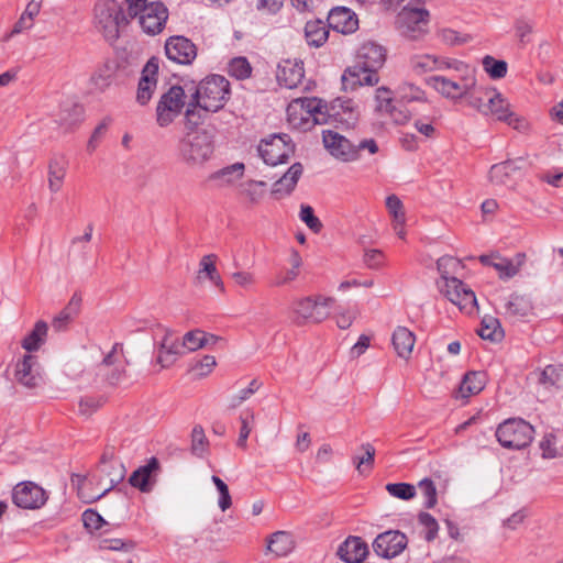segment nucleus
I'll list each match as a JSON object with an SVG mask.
<instances>
[{"instance_id":"1","label":"nucleus","mask_w":563,"mask_h":563,"mask_svg":"<svg viewBox=\"0 0 563 563\" xmlns=\"http://www.w3.org/2000/svg\"><path fill=\"white\" fill-rule=\"evenodd\" d=\"M210 76L187 89L189 98L185 109V128L189 133H209L211 126V109L209 84Z\"/></svg>"},{"instance_id":"2","label":"nucleus","mask_w":563,"mask_h":563,"mask_svg":"<svg viewBox=\"0 0 563 563\" xmlns=\"http://www.w3.org/2000/svg\"><path fill=\"white\" fill-rule=\"evenodd\" d=\"M93 11L96 27L102 32L104 38L109 42L118 40L120 27L132 20L128 12L114 0L98 1Z\"/></svg>"},{"instance_id":"3","label":"nucleus","mask_w":563,"mask_h":563,"mask_svg":"<svg viewBox=\"0 0 563 563\" xmlns=\"http://www.w3.org/2000/svg\"><path fill=\"white\" fill-rule=\"evenodd\" d=\"M464 68L454 69L460 73L459 79L445 76H431L427 84L446 99L456 101L464 98L476 82L475 69L463 62Z\"/></svg>"},{"instance_id":"4","label":"nucleus","mask_w":563,"mask_h":563,"mask_svg":"<svg viewBox=\"0 0 563 563\" xmlns=\"http://www.w3.org/2000/svg\"><path fill=\"white\" fill-rule=\"evenodd\" d=\"M332 297H303L297 299L291 305V320L296 325L307 323H320L330 316V306L333 303Z\"/></svg>"},{"instance_id":"5","label":"nucleus","mask_w":563,"mask_h":563,"mask_svg":"<svg viewBox=\"0 0 563 563\" xmlns=\"http://www.w3.org/2000/svg\"><path fill=\"white\" fill-rule=\"evenodd\" d=\"M533 434V427L520 418L507 419L496 430V438L500 445L510 450L526 448L531 443Z\"/></svg>"},{"instance_id":"6","label":"nucleus","mask_w":563,"mask_h":563,"mask_svg":"<svg viewBox=\"0 0 563 563\" xmlns=\"http://www.w3.org/2000/svg\"><path fill=\"white\" fill-rule=\"evenodd\" d=\"M324 109L327 103L317 98H298L287 107L288 121L294 125H306L310 121L314 124L328 123Z\"/></svg>"},{"instance_id":"7","label":"nucleus","mask_w":563,"mask_h":563,"mask_svg":"<svg viewBox=\"0 0 563 563\" xmlns=\"http://www.w3.org/2000/svg\"><path fill=\"white\" fill-rule=\"evenodd\" d=\"M429 21L430 13L427 9L406 5L397 15L396 26L404 37L418 41L429 32Z\"/></svg>"},{"instance_id":"8","label":"nucleus","mask_w":563,"mask_h":563,"mask_svg":"<svg viewBox=\"0 0 563 563\" xmlns=\"http://www.w3.org/2000/svg\"><path fill=\"white\" fill-rule=\"evenodd\" d=\"M188 88L187 85L185 87L175 85L161 96L156 107V121L159 126L169 125L183 109L187 108L189 92L186 93V90Z\"/></svg>"},{"instance_id":"9","label":"nucleus","mask_w":563,"mask_h":563,"mask_svg":"<svg viewBox=\"0 0 563 563\" xmlns=\"http://www.w3.org/2000/svg\"><path fill=\"white\" fill-rule=\"evenodd\" d=\"M257 151L265 164L276 166L288 161L295 146L288 134H273L261 141Z\"/></svg>"},{"instance_id":"10","label":"nucleus","mask_w":563,"mask_h":563,"mask_svg":"<svg viewBox=\"0 0 563 563\" xmlns=\"http://www.w3.org/2000/svg\"><path fill=\"white\" fill-rule=\"evenodd\" d=\"M183 159L191 167H202L211 157V135L188 133L180 146Z\"/></svg>"},{"instance_id":"11","label":"nucleus","mask_w":563,"mask_h":563,"mask_svg":"<svg viewBox=\"0 0 563 563\" xmlns=\"http://www.w3.org/2000/svg\"><path fill=\"white\" fill-rule=\"evenodd\" d=\"M168 19V9L161 1H152L137 10L134 20L142 31L148 35H156L161 33Z\"/></svg>"},{"instance_id":"12","label":"nucleus","mask_w":563,"mask_h":563,"mask_svg":"<svg viewBox=\"0 0 563 563\" xmlns=\"http://www.w3.org/2000/svg\"><path fill=\"white\" fill-rule=\"evenodd\" d=\"M489 109L484 115H493L498 121L507 123L512 129L525 132L528 129L526 119L517 115L511 109L510 103L496 89L488 92Z\"/></svg>"},{"instance_id":"13","label":"nucleus","mask_w":563,"mask_h":563,"mask_svg":"<svg viewBox=\"0 0 563 563\" xmlns=\"http://www.w3.org/2000/svg\"><path fill=\"white\" fill-rule=\"evenodd\" d=\"M14 379L29 389L41 386L44 383V376L37 356L24 354L18 358L14 368Z\"/></svg>"},{"instance_id":"14","label":"nucleus","mask_w":563,"mask_h":563,"mask_svg":"<svg viewBox=\"0 0 563 563\" xmlns=\"http://www.w3.org/2000/svg\"><path fill=\"white\" fill-rule=\"evenodd\" d=\"M47 498L46 492L33 482L19 483L12 489V501L22 509H38Z\"/></svg>"},{"instance_id":"15","label":"nucleus","mask_w":563,"mask_h":563,"mask_svg":"<svg viewBox=\"0 0 563 563\" xmlns=\"http://www.w3.org/2000/svg\"><path fill=\"white\" fill-rule=\"evenodd\" d=\"M122 343H114L111 351L98 365V375L102 376L110 385L119 384L125 376V364L123 360Z\"/></svg>"},{"instance_id":"16","label":"nucleus","mask_w":563,"mask_h":563,"mask_svg":"<svg viewBox=\"0 0 563 563\" xmlns=\"http://www.w3.org/2000/svg\"><path fill=\"white\" fill-rule=\"evenodd\" d=\"M409 65L416 75H423L435 70L464 68L462 60L430 54L413 55L409 60Z\"/></svg>"},{"instance_id":"17","label":"nucleus","mask_w":563,"mask_h":563,"mask_svg":"<svg viewBox=\"0 0 563 563\" xmlns=\"http://www.w3.org/2000/svg\"><path fill=\"white\" fill-rule=\"evenodd\" d=\"M322 142L325 150L342 162L357 161L354 143L338 131L327 129L322 131Z\"/></svg>"},{"instance_id":"18","label":"nucleus","mask_w":563,"mask_h":563,"mask_svg":"<svg viewBox=\"0 0 563 563\" xmlns=\"http://www.w3.org/2000/svg\"><path fill=\"white\" fill-rule=\"evenodd\" d=\"M408 539L405 533L398 530H388L379 533L372 547L374 552L384 559H391L399 555L407 547Z\"/></svg>"},{"instance_id":"19","label":"nucleus","mask_w":563,"mask_h":563,"mask_svg":"<svg viewBox=\"0 0 563 563\" xmlns=\"http://www.w3.org/2000/svg\"><path fill=\"white\" fill-rule=\"evenodd\" d=\"M328 123H335L351 129L358 120V111L351 99L336 98L324 109Z\"/></svg>"},{"instance_id":"20","label":"nucleus","mask_w":563,"mask_h":563,"mask_svg":"<svg viewBox=\"0 0 563 563\" xmlns=\"http://www.w3.org/2000/svg\"><path fill=\"white\" fill-rule=\"evenodd\" d=\"M167 58L180 65H190L197 56L196 45L183 35H174L166 40Z\"/></svg>"},{"instance_id":"21","label":"nucleus","mask_w":563,"mask_h":563,"mask_svg":"<svg viewBox=\"0 0 563 563\" xmlns=\"http://www.w3.org/2000/svg\"><path fill=\"white\" fill-rule=\"evenodd\" d=\"M159 470V461L153 456L145 465L140 466L131 474L129 483L142 493H150L157 482Z\"/></svg>"},{"instance_id":"22","label":"nucleus","mask_w":563,"mask_h":563,"mask_svg":"<svg viewBox=\"0 0 563 563\" xmlns=\"http://www.w3.org/2000/svg\"><path fill=\"white\" fill-rule=\"evenodd\" d=\"M159 59L157 57H151L143 67L136 93V100L142 106L151 100L156 89Z\"/></svg>"},{"instance_id":"23","label":"nucleus","mask_w":563,"mask_h":563,"mask_svg":"<svg viewBox=\"0 0 563 563\" xmlns=\"http://www.w3.org/2000/svg\"><path fill=\"white\" fill-rule=\"evenodd\" d=\"M327 22L330 29L342 34H351L358 27L357 15L346 7H335L331 9Z\"/></svg>"},{"instance_id":"24","label":"nucleus","mask_w":563,"mask_h":563,"mask_svg":"<svg viewBox=\"0 0 563 563\" xmlns=\"http://www.w3.org/2000/svg\"><path fill=\"white\" fill-rule=\"evenodd\" d=\"M303 77L305 69L302 60L285 59L279 63L276 74L279 86L287 89H294L301 84Z\"/></svg>"},{"instance_id":"25","label":"nucleus","mask_w":563,"mask_h":563,"mask_svg":"<svg viewBox=\"0 0 563 563\" xmlns=\"http://www.w3.org/2000/svg\"><path fill=\"white\" fill-rule=\"evenodd\" d=\"M377 70L362 65H353L342 75V84L345 89H354L356 86H374L378 82Z\"/></svg>"},{"instance_id":"26","label":"nucleus","mask_w":563,"mask_h":563,"mask_svg":"<svg viewBox=\"0 0 563 563\" xmlns=\"http://www.w3.org/2000/svg\"><path fill=\"white\" fill-rule=\"evenodd\" d=\"M367 554L368 545L361 537L350 536L336 550V555L345 563H363Z\"/></svg>"},{"instance_id":"27","label":"nucleus","mask_w":563,"mask_h":563,"mask_svg":"<svg viewBox=\"0 0 563 563\" xmlns=\"http://www.w3.org/2000/svg\"><path fill=\"white\" fill-rule=\"evenodd\" d=\"M523 163L525 159L519 157L494 164L489 169V180L494 185H509L514 175L521 170Z\"/></svg>"},{"instance_id":"28","label":"nucleus","mask_w":563,"mask_h":563,"mask_svg":"<svg viewBox=\"0 0 563 563\" xmlns=\"http://www.w3.org/2000/svg\"><path fill=\"white\" fill-rule=\"evenodd\" d=\"M386 52L384 47L374 42L364 43L357 52L356 65L371 67L378 70L385 63Z\"/></svg>"},{"instance_id":"29","label":"nucleus","mask_w":563,"mask_h":563,"mask_svg":"<svg viewBox=\"0 0 563 563\" xmlns=\"http://www.w3.org/2000/svg\"><path fill=\"white\" fill-rule=\"evenodd\" d=\"M185 353L181 341L166 333L158 349L157 363H159L162 367H169Z\"/></svg>"},{"instance_id":"30","label":"nucleus","mask_w":563,"mask_h":563,"mask_svg":"<svg viewBox=\"0 0 563 563\" xmlns=\"http://www.w3.org/2000/svg\"><path fill=\"white\" fill-rule=\"evenodd\" d=\"M532 310V303L527 296L512 294L504 303V314L517 321L527 317Z\"/></svg>"},{"instance_id":"31","label":"nucleus","mask_w":563,"mask_h":563,"mask_svg":"<svg viewBox=\"0 0 563 563\" xmlns=\"http://www.w3.org/2000/svg\"><path fill=\"white\" fill-rule=\"evenodd\" d=\"M81 296L75 292L67 306L53 319L52 328L56 332L67 329L68 324L78 316L81 307Z\"/></svg>"},{"instance_id":"32","label":"nucleus","mask_w":563,"mask_h":563,"mask_svg":"<svg viewBox=\"0 0 563 563\" xmlns=\"http://www.w3.org/2000/svg\"><path fill=\"white\" fill-rule=\"evenodd\" d=\"M486 384V374L484 372H468L460 383L456 398L467 399L471 396L479 394Z\"/></svg>"},{"instance_id":"33","label":"nucleus","mask_w":563,"mask_h":563,"mask_svg":"<svg viewBox=\"0 0 563 563\" xmlns=\"http://www.w3.org/2000/svg\"><path fill=\"white\" fill-rule=\"evenodd\" d=\"M525 258L523 253L516 254L514 258L496 255L494 262H492V267L496 269L500 279H510L519 273Z\"/></svg>"},{"instance_id":"34","label":"nucleus","mask_w":563,"mask_h":563,"mask_svg":"<svg viewBox=\"0 0 563 563\" xmlns=\"http://www.w3.org/2000/svg\"><path fill=\"white\" fill-rule=\"evenodd\" d=\"M329 25L328 22L320 19L310 20L305 25V38L309 46L321 47L329 37Z\"/></svg>"},{"instance_id":"35","label":"nucleus","mask_w":563,"mask_h":563,"mask_svg":"<svg viewBox=\"0 0 563 563\" xmlns=\"http://www.w3.org/2000/svg\"><path fill=\"white\" fill-rule=\"evenodd\" d=\"M391 342L397 355L408 360L415 346L416 336L406 327H397L393 333Z\"/></svg>"},{"instance_id":"36","label":"nucleus","mask_w":563,"mask_h":563,"mask_svg":"<svg viewBox=\"0 0 563 563\" xmlns=\"http://www.w3.org/2000/svg\"><path fill=\"white\" fill-rule=\"evenodd\" d=\"M303 167L300 163L292 164L287 172L273 186L274 194L289 195L296 187Z\"/></svg>"},{"instance_id":"37","label":"nucleus","mask_w":563,"mask_h":563,"mask_svg":"<svg viewBox=\"0 0 563 563\" xmlns=\"http://www.w3.org/2000/svg\"><path fill=\"white\" fill-rule=\"evenodd\" d=\"M295 548L292 534L287 531H276L271 534L267 542V551L276 556H286Z\"/></svg>"},{"instance_id":"38","label":"nucleus","mask_w":563,"mask_h":563,"mask_svg":"<svg viewBox=\"0 0 563 563\" xmlns=\"http://www.w3.org/2000/svg\"><path fill=\"white\" fill-rule=\"evenodd\" d=\"M495 88L477 86V81L473 89L463 99L466 100L467 106L476 109L479 113L485 114L489 109L488 92L494 91Z\"/></svg>"},{"instance_id":"39","label":"nucleus","mask_w":563,"mask_h":563,"mask_svg":"<svg viewBox=\"0 0 563 563\" xmlns=\"http://www.w3.org/2000/svg\"><path fill=\"white\" fill-rule=\"evenodd\" d=\"M48 325L45 321H37L33 330L22 340V347L29 353L37 351L45 342Z\"/></svg>"},{"instance_id":"40","label":"nucleus","mask_w":563,"mask_h":563,"mask_svg":"<svg viewBox=\"0 0 563 563\" xmlns=\"http://www.w3.org/2000/svg\"><path fill=\"white\" fill-rule=\"evenodd\" d=\"M230 97L229 80L224 76L213 74V112L222 109Z\"/></svg>"},{"instance_id":"41","label":"nucleus","mask_w":563,"mask_h":563,"mask_svg":"<svg viewBox=\"0 0 563 563\" xmlns=\"http://www.w3.org/2000/svg\"><path fill=\"white\" fill-rule=\"evenodd\" d=\"M360 453L353 455L352 462L360 474H365L373 468L375 459V448L371 443H363Z\"/></svg>"},{"instance_id":"42","label":"nucleus","mask_w":563,"mask_h":563,"mask_svg":"<svg viewBox=\"0 0 563 563\" xmlns=\"http://www.w3.org/2000/svg\"><path fill=\"white\" fill-rule=\"evenodd\" d=\"M396 96L398 101L401 103L427 101L424 91L420 87L410 82L400 84L396 89Z\"/></svg>"},{"instance_id":"43","label":"nucleus","mask_w":563,"mask_h":563,"mask_svg":"<svg viewBox=\"0 0 563 563\" xmlns=\"http://www.w3.org/2000/svg\"><path fill=\"white\" fill-rule=\"evenodd\" d=\"M477 334L482 339L489 340L493 342L500 340L504 335L498 319L490 316H486L483 318L481 322V328L477 330Z\"/></svg>"},{"instance_id":"44","label":"nucleus","mask_w":563,"mask_h":563,"mask_svg":"<svg viewBox=\"0 0 563 563\" xmlns=\"http://www.w3.org/2000/svg\"><path fill=\"white\" fill-rule=\"evenodd\" d=\"M244 169L245 166L243 163H234L230 166L213 172V180H218L222 185H230L235 180L242 178Z\"/></svg>"},{"instance_id":"45","label":"nucleus","mask_w":563,"mask_h":563,"mask_svg":"<svg viewBox=\"0 0 563 563\" xmlns=\"http://www.w3.org/2000/svg\"><path fill=\"white\" fill-rule=\"evenodd\" d=\"M208 341L209 335L207 332L200 329H195L184 334L181 339V346H184L186 353L195 352L203 347Z\"/></svg>"},{"instance_id":"46","label":"nucleus","mask_w":563,"mask_h":563,"mask_svg":"<svg viewBox=\"0 0 563 563\" xmlns=\"http://www.w3.org/2000/svg\"><path fill=\"white\" fill-rule=\"evenodd\" d=\"M228 74L238 80H244L252 74V66L246 57L238 56L228 64Z\"/></svg>"},{"instance_id":"47","label":"nucleus","mask_w":563,"mask_h":563,"mask_svg":"<svg viewBox=\"0 0 563 563\" xmlns=\"http://www.w3.org/2000/svg\"><path fill=\"white\" fill-rule=\"evenodd\" d=\"M66 170L58 159H52L48 165V187L52 192H57L63 185Z\"/></svg>"},{"instance_id":"48","label":"nucleus","mask_w":563,"mask_h":563,"mask_svg":"<svg viewBox=\"0 0 563 563\" xmlns=\"http://www.w3.org/2000/svg\"><path fill=\"white\" fill-rule=\"evenodd\" d=\"M437 267L441 274V278L445 282L451 279V275L457 274L459 269L463 267L462 262L453 256H442L437 262Z\"/></svg>"},{"instance_id":"49","label":"nucleus","mask_w":563,"mask_h":563,"mask_svg":"<svg viewBox=\"0 0 563 563\" xmlns=\"http://www.w3.org/2000/svg\"><path fill=\"white\" fill-rule=\"evenodd\" d=\"M84 115V108L79 104H71L69 108H64L60 112V124L66 129H71L81 122Z\"/></svg>"},{"instance_id":"50","label":"nucleus","mask_w":563,"mask_h":563,"mask_svg":"<svg viewBox=\"0 0 563 563\" xmlns=\"http://www.w3.org/2000/svg\"><path fill=\"white\" fill-rule=\"evenodd\" d=\"M483 67L484 70L493 79L504 78L507 74V63L505 60L496 59L493 56H485L483 58Z\"/></svg>"},{"instance_id":"51","label":"nucleus","mask_w":563,"mask_h":563,"mask_svg":"<svg viewBox=\"0 0 563 563\" xmlns=\"http://www.w3.org/2000/svg\"><path fill=\"white\" fill-rule=\"evenodd\" d=\"M386 207L393 216L394 229L397 230L398 225L405 224V211L401 200L396 195H390L386 198Z\"/></svg>"},{"instance_id":"52","label":"nucleus","mask_w":563,"mask_h":563,"mask_svg":"<svg viewBox=\"0 0 563 563\" xmlns=\"http://www.w3.org/2000/svg\"><path fill=\"white\" fill-rule=\"evenodd\" d=\"M375 110L380 114H386L395 104L393 92L387 87H379L375 91Z\"/></svg>"},{"instance_id":"53","label":"nucleus","mask_w":563,"mask_h":563,"mask_svg":"<svg viewBox=\"0 0 563 563\" xmlns=\"http://www.w3.org/2000/svg\"><path fill=\"white\" fill-rule=\"evenodd\" d=\"M418 489L424 498L423 506L428 509L433 508L437 503V487L430 478H423L418 483Z\"/></svg>"},{"instance_id":"54","label":"nucleus","mask_w":563,"mask_h":563,"mask_svg":"<svg viewBox=\"0 0 563 563\" xmlns=\"http://www.w3.org/2000/svg\"><path fill=\"white\" fill-rule=\"evenodd\" d=\"M209 441L201 426H196L191 432V452L201 457L208 449Z\"/></svg>"},{"instance_id":"55","label":"nucleus","mask_w":563,"mask_h":563,"mask_svg":"<svg viewBox=\"0 0 563 563\" xmlns=\"http://www.w3.org/2000/svg\"><path fill=\"white\" fill-rule=\"evenodd\" d=\"M240 420H241V428H240V433H239V438L236 441V445L239 448L245 449L247 438L254 427V413L252 411L243 412L240 417Z\"/></svg>"},{"instance_id":"56","label":"nucleus","mask_w":563,"mask_h":563,"mask_svg":"<svg viewBox=\"0 0 563 563\" xmlns=\"http://www.w3.org/2000/svg\"><path fill=\"white\" fill-rule=\"evenodd\" d=\"M467 286L459 278L451 277L444 282L442 286V291L448 297L451 302L455 300H460V297L464 290H466Z\"/></svg>"},{"instance_id":"57","label":"nucleus","mask_w":563,"mask_h":563,"mask_svg":"<svg viewBox=\"0 0 563 563\" xmlns=\"http://www.w3.org/2000/svg\"><path fill=\"white\" fill-rule=\"evenodd\" d=\"M386 490L394 497L402 500H409L416 495V487L407 483H390L386 485Z\"/></svg>"},{"instance_id":"58","label":"nucleus","mask_w":563,"mask_h":563,"mask_svg":"<svg viewBox=\"0 0 563 563\" xmlns=\"http://www.w3.org/2000/svg\"><path fill=\"white\" fill-rule=\"evenodd\" d=\"M418 521L424 529V539L429 542L434 540L439 531V525L434 517L428 512H420Z\"/></svg>"},{"instance_id":"59","label":"nucleus","mask_w":563,"mask_h":563,"mask_svg":"<svg viewBox=\"0 0 563 563\" xmlns=\"http://www.w3.org/2000/svg\"><path fill=\"white\" fill-rule=\"evenodd\" d=\"M213 485L219 495L218 505L222 511L229 509L232 505L231 494L228 485L218 476H213Z\"/></svg>"},{"instance_id":"60","label":"nucleus","mask_w":563,"mask_h":563,"mask_svg":"<svg viewBox=\"0 0 563 563\" xmlns=\"http://www.w3.org/2000/svg\"><path fill=\"white\" fill-rule=\"evenodd\" d=\"M299 218L314 233H318L322 229V223L318 217L314 216L312 207L302 205L300 208Z\"/></svg>"},{"instance_id":"61","label":"nucleus","mask_w":563,"mask_h":563,"mask_svg":"<svg viewBox=\"0 0 563 563\" xmlns=\"http://www.w3.org/2000/svg\"><path fill=\"white\" fill-rule=\"evenodd\" d=\"M266 183L263 180H249L246 183L241 184V194L246 196L250 201L257 202L262 196L263 191L258 190V187H265Z\"/></svg>"},{"instance_id":"62","label":"nucleus","mask_w":563,"mask_h":563,"mask_svg":"<svg viewBox=\"0 0 563 563\" xmlns=\"http://www.w3.org/2000/svg\"><path fill=\"white\" fill-rule=\"evenodd\" d=\"M84 527L89 531H96L107 525L106 520L93 509H87L82 512Z\"/></svg>"},{"instance_id":"63","label":"nucleus","mask_w":563,"mask_h":563,"mask_svg":"<svg viewBox=\"0 0 563 563\" xmlns=\"http://www.w3.org/2000/svg\"><path fill=\"white\" fill-rule=\"evenodd\" d=\"M439 37L444 44L451 45V46L462 45L470 41L468 35H461L459 32L451 30V29H443L439 33Z\"/></svg>"},{"instance_id":"64","label":"nucleus","mask_w":563,"mask_h":563,"mask_svg":"<svg viewBox=\"0 0 563 563\" xmlns=\"http://www.w3.org/2000/svg\"><path fill=\"white\" fill-rule=\"evenodd\" d=\"M104 402L101 397L87 396L79 401V412L84 416H90L97 411Z\"/></svg>"}]
</instances>
